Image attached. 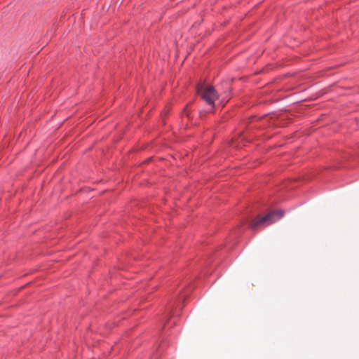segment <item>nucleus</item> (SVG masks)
<instances>
[{
  "label": "nucleus",
  "mask_w": 359,
  "mask_h": 359,
  "mask_svg": "<svg viewBox=\"0 0 359 359\" xmlns=\"http://www.w3.org/2000/svg\"><path fill=\"white\" fill-rule=\"evenodd\" d=\"M197 93L205 100L206 104L210 107V111H212L215 107V101L219 97L215 88L211 86L199 84L197 86Z\"/></svg>",
  "instance_id": "obj_1"
},
{
  "label": "nucleus",
  "mask_w": 359,
  "mask_h": 359,
  "mask_svg": "<svg viewBox=\"0 0 359 359\" xmlns=\"http://www.w3.org/2000/svg\"><path fill=\"white\" fill-rule=\"evenodd\" d=\"M284 215L283 211H273L269 212L268 215L262 217V218L253 222L250 224V228L252 229H255L259 225L262 224H266L267 225L271 224L277 220L280 219Z\"/></svg>",
  "instance_id": "obj_2"
}]
</instances>
